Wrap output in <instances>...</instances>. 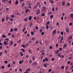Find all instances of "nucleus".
Instances as JSON below:
<instances>
[{"mask_svg": "<svg viewBox=\"0 0 73 73\" xmlns=\"http://www.w3.org/2000/svg\"><path fill=\"white\" fill-rule=\"evenodd\" d=\"M32 60H35V56H33L32 58Z\"/></svg>", "mask_w": 73, "mask_h": 73, "instance_id": "nucleus-23", "label": "nucleus"}, {"mask_svg": "<svg viewBox=\"0 0 73 73\" xmlns=\"http://www.w3.org/2000/svg\"><path fill=\"white\" fill-rule=\"evenodd\" d=\"M40 4V3L38 2L36 4V5L37 6H38Z\"/></svg>", "mask_w": 73, "mask_h": 73, "instance_id": "nucleus-46", "label": "nucleus"}, {"mask_svg": "<svg viewBox=\"0 0 73 73\" xmlns=\"http://www.w3.org/2000/svg\"><path fill=\"white\" fill-rule=\"evenodd\" d=\"M32 25H33V24L31 23L30 24V27H32Z\"/></svg>", "mask_w": 73, "mask_h": 73, "instance_id": "nucleus-35", "label": "nucleus"}, {"mask_svg": "<svg viewBox=\"0 0 73 73\" xmlns=\"http://www.w3.org/2000/svg\"><path fill=\"white\" fill-rule=\"evenodd\" d=\"M61 20H63V19H64V17L63 16H62L61 18Z\"/></svg>", "mask_w": 73, "mask_h": 73, "instance_id": "nucleus-47", "label": "nucleus"}, {"mask_svg": "<svg viewBox=\"0 0 73 73\" xmlns=\"http://www.w3.org/2000/svg\"><path fill=\"white\" fill-rule=\"evenodd\" d=\"M9 3H10V4H11V3H12V1L11 0L9 1Z\"/></svg>", "mask_w": 73, "mask_h": 73, "instance_id": "nucleus-61", "label": "nucleus"}, {"mask_svg": "<svg viewBox=\"0 0 73 73\" xmlns=\"http://www.w3.org/2000/svg\"><path fill=\"white\" fill-rule=\"evenodd\" d=\"M16 63H15V61H13V65H15Z\"/></svg>", "mask_w": 73, "mask_h": 73, "instance_id": "nucleus-54", "label": "nucleus"}, {"mask_svg": "<svg viewBox=\"0 0 73 73\" xmlns=\"http://www.w3.org/2000/svg\"><path fill=\"white\" fill-rule=\"evenodd\" d=\"M21 50L23 51V52H25V50L23 49V48H22Z\"/></svg>", "mask_w": 73, "mask_h": 73, "instance_id": "nucleus-40", "label": "nucleus"}, {"mask_svg": "<svg viewBox=\"0 0 73 73\" xmlns=\"http://www.w3.org/2000/svg\"><path fill=\"white\" fill-rule=\"evenodd\" d=\"M59 52H60V50H58L56 52V54H58V53H59Z\"/></svg>", "mask_w": 73, "mask_h": 73, "instance_id": "nucleus-12", "label": "nucleus"}, {"mask_svg": "<svg viewBox=\"0 0 73 73\" xmlns=\"http://www.w3.org/2000/svg\"><path fill=\"white\" fill-rule=\"evenodd\" d=\"M5 40L6 41H9V39L8 38H6Z\"/></svg>", "mask_w": 73, "mask_h": 73, "instance_id": "nucleus-45", "label": "nucleus"}, {"mask_svg": "<svg viewBox=\"0 0 73 73\" xmlns=\"http://www.w3.org/2000/svg\"><path fill=\"white\" fill-rule=\"evenodd\" d=\"M45 61H48V58H45Z\"/></svg>", "mask_w": 73, "mask_h": 73, "instance_id": "nucleus-32", "label": "nucleus"}, {"mask_svg": "<svg viewBox=\"0 0 73 73\" xmlns=\"http://www.w3.org/2000/svg\"><path fill=\"white\" fill-rule=\"evenodd\" d=\"M5 21V19L4 18H3L2 19V21L4 22Z\"/></svg>", "mask_w": 73, "mask_h": 73, "instance_id": "nucleus-26", "label": "nucleus"}, {"mask_svg": "<svg viewBox=\"0 0 73 73\" xmlns=\"http://www.w3.org/2000/svg\"><path fill=\"white\" fill-rule=\"evenodd\" d=\"M52 61H53L54 60V58H52V59H51Z\"/></svg>", "mask_w": 73, "mask_h": 73, "instance_id": "nucleus-58", "label": "nucleus"}, {"mask_svg": "<svg viewBox=\"0 0 73 73\" xmlns=\"http://www.w3.org/2000/svg\"><path fill=\"white\" fill-rule=\"evenodd\" d=\"M61 40L62 41H63V40H64V37H63V36H62V38H61Z\"/></svg>", "mask_w": 73, "mask_h": 73, "instance_id": "nucleus-36", "label": "nucleus"}, {"mask_svg": "<svg viewBox=\"0 0 73 73\" xmlns=\"http://www.w3.org/2000/svg\"><path fill=\"white\" fill-rule=\"evenodd\" d=\"M51 10L52 11H54V8H52Z\"/></svg>", "mask_w": 73, "mask_h": 73, "instance_id": "nucleus-41", "label": "nucleus"}, {"mask_svg": "<svg viewBox=\"0 0 73 73\" xmlns=\"http://www.w3.org/2000/svg\"><path fill=\"white\" fill-rule=\"evenodd\" d=\"M26 29V28H25V27H24V29H23V30H22V32H24V31H25V30Z\"/></svg>", "mask_w": 73, "mask_h": 73, "instance_id": "nucleus-33", "label": "nucleus"}, {"mask_svg": "<svg viewBox=\"0 0 73 73\" xmlns=\"http://www.w3.org/2000/svg\"><path fill=\"white\" fill-rule=\"evenodd\" d=\"M24 5H25V3H23L22 4V7L23 8L24 7Z\"/></svg>", "mask_w": 73, "mask_h": 73, "instance_id": "nucleus-28", "label": "nucleus"}, {"mask_svg": "<svg viewBox=\"0 0 73 73\" xmlns=\"http://www.w3.org/2000/svg\"><path fill=\"white\" fill-rule=\"evenodd\" d=\"M70 17L73 19V13H72L70 14Z\"/></svg>", "mask_w": 73, "mask_h": 73, "instance_id": "nucleus-8", "label": "nucleus"}, {"mask_svg": "<svg viewBox=\"0 0 73 73\" xmlns=\"http://www.w3.org/2000/svg\"><path fill=\"white\" fill-rule=\"evenodd\" d=\"M2 36L3 38H5L6 37V35H2Z\"/></svg>", "mask_w": 73, "mask_h": 73, "instance_id": "nucleus-27", "label": "nucleus"}, {"mask_svg": "<svg viewBox=\"0 0 73 73\" xmlns=\"http://www.w3.org/2000/svg\"><path fill=\"white\" fill-rule=\"evenodd\" d=\"M36 29H38V27H37V26H36Z\"/></svg>", "mask_w": 73, "mask_h": 73, "instance_id": "nucleus-60", "label": "nucleus"}, {"mask_svg": "<svg viewBox=\"0 0 73 73\" xmlns=\"http://www.w3.org/2000/svg\"><path fill=\"white\" fill-rule=\"evenodd\" d=\"M37 6H36V5L33 8V9L34 10L36 9V8H37Z\"/></svg>", "mask_w": 73, "mask_h": 73, "instance_id": "nucleus-9", "label": "nucleus"}, {"mask_svg": "<svg viewBox=\"0 0 73 73\" xmlns=\"http://www.w3.org/2000/svg\"><path fill=\"white\" fill-rule=\"evenodd\" d=\"M12 37L13 38H15V35H12Z\"/></svg>", "mask_w": 73, "mask_h": 73, "instance_id": "nucleus-44", "label": "nucleus"}, {"mask_svg": "<svg viewBox=\"0 0 73 73\" xmlns=\"http://www.w3.org/2000/svg\"><path fill=\"white\" fill-rule=\"evenodd\" d=\"M2 1L3 3H5V2H6V0H2Z\"/></svg>", "mask_w": 73, "mask_h": 73, "instance_id": "nucleus-22", "label": "nucleus"}, {"mask_svg": "<svg viewBox=\"0 0 73 73\" xmlns=\"http://www.w3.org/2000/svg\"><path fill=\"white\" fill-rule=\"evenodd\" d=\"M8 42H9V41H5L4 42V45H8Z\"/></svg>", "mask_w": 73, "mask_h": 73, "instance_id": "nucleus-1", "label": "nucleus"}, {"mask_svg": "<svg viewBox=\"0 0 73 73\" xmlns=\"http://www.w3.org/2000/svg\"><path fill=\"white\" fill-rule=\"evenodd\" d=\"M50 24V22H47L46 23V25H48Z\"/></svg>", "mask_w": 73, "mask_h": 73, "instance_id": "nucleus-16", "label": "nucleus"}, {"mask_svg": "<svg viewBox=\"0 0 73 73\" xmlns=\"http://www.w3.org/2000/svg\"><path fill=\"white\" fill-rule=\"evenodd\" d=\"M29 64H32V60H30L29 61Z\"/></svg>", "mask_w": 73, "mask_h": 73, "instance_id": "nucleus-29", "label": "nucleus"}, {"mask_svg": "<svg viewBox=\"0 0 73 73\" xmlns=\"http://www.w3.org/2000/svg\"><path fill=\"white\" fill-rule=\"evenodd\" d=\"M37 64L36 62H34V63H33V65H34V66H36V65H37Z\"/></svg>", "mask_w": 73, "mask_h": 73, "instance_id": "nucleus-11", "label": "nucleus"}, {"mask_svg": "<svg viewBox=\"0 0 73 73\" xmlns=\"http://www.w3.org/2000/svg\"><path fill=\"white\" fill-rule=\"evenodd\" d=\"M29 53H30V54H32V51H31V50H29Z\"/></svg>", "mask_w": 73, "mask_h": 73, "instance_id": "nucleus-25", "label": "nucleus"}, {"mask_svg": "<svg viewBox=\"0 0 73 73\" xmlns=\"http://www.w3.org/2000/svg\"><path fill=\"white\" fill-rule=\"evenodd\" d=\"M62 5H63V6H64V5H65V1H63L62 3Z\"/></svg>", "mask_w": 73, "mask_h": 73, "instance_id": "nucleus-7", "label": "nucleus"}, {"mask_svg": "<svg viewBox=\"0 0 73 73\" xmlns=\"http://www.w3.org/2000/svg\"><path fill=\"white\" fill-rule=\"evenodd\" d=\"M10 44L11 46H12V45L13 44V41H10Z\"/></svg>", "mask_w": 73, "mask_h": 73, "instance_id": "nucleus-14", "label": "nucleus"}, {"mask_svg": "<svg viewBox=\"0 0 73 73\" xmlns=\"http://www.w3.org/2000/svg\"><path fill=\"white\" fill-rule=\"evenodd\" d=\"M21 40H20L18 41L17 42V43H20L21 42Z\"/></svg>", "mask_w": 73, "mask_h": 73, "instance_id": "nucleus-59", "label": "nucleus"}, {"mask_svg": "<svg viewBox=\"0 0 73 73\" xmlns=\"http://www.w3.org/2000/svg\"><path fill=\"white\" fill-rule=\"evenodd\" d=\"M44 68L47 67V64H44Z\"/></svg>", "mask_w": 73, "mask_h": 73, "instance_id": "nucleus-20", "label": "nucleus"}, {"mask_svg": "<svg viewBox=\"0 0 73 73\" xmlns=\"http://www.w3.org/2000/svg\"><path fill=\"white\" fill-rule=\"evenodd\" d=\"M46 28L47 29H49V26H46Z\"/></svg>", "mask_w": 73, "mask_h": 73, "instance_id": "nucleus-57", "label": "nucleus"}, {"mask_svg": "<svg viewBox=\"0 0 73 73\" xmlns=\"http://www.w3.org/2000/svg\"><path fill=\"white\" fill-rule=\"evenodd\" d=\"M10 31L11 32H13V29L12 28H11L10 29Z\"/></svg>", "mask_w": 73, "mask_h": 73, "instance_id": "nucleus-49", "label": "nucleus"}, {"mask_svg": "<svg viewBox=\"0 0 73 73\" xmlns=\"http://www.w3.org/2000/svg\"><path fill=\"white\" fill-rule=\"evenodd\" d=\"M19 64H23V63H22V62H21V60H20L19 61Z\"/></svg>", "mask_w": 73, "mask_h": 73, "instance_id": "nucleus-37", "label": "nucleus"}, {"mask_svg": "<svg viewBox=\"0 0 73 73\" xmlns=\"http://www.w3.org/2000/svg\"><path fill=\"white\" fill-rule=\"evenodd\" d=\"M49 2L51 4H53V3H54V2L53 0H49Z\"/></svg>", "mask_w": 73, "mask_h": 73, "instance_id": "nucleus-5", "label": "nucleus"}, {"mask_svg": "<svg viewBox=\"0 0 73 73\" xmlns=\"http://www.w3.org/2000/svg\"><path fill=\"white\" fill-rule=\"evenodd\" d=\"M35 37H33L32 38H31V40L32 41H33V40H35Z\"/></svg>", "mask_w": 73, "mask_h": 73, "instance_id": "nucleus-21", "label": "nucleus"}, {"mask_svg": "<svg viewBox=\"0 0 73 73\" xmlns=\"http://www.w3.org/2000/svg\"><path fill=\"white\" fill-rule=\"evenodd\" d=\"M23 1H24V0H20V3H22V2H23Z\"/></svg>", "mask_w": 73, "mask_h": 73, "instance_id": "nucleus-56", "label": "nucleus"}, {"mask_svg": "<svg viewBox=\"0 0 73 73\" xmlns=\"http://www.w3.org/2000/svg\"><path fill=\"white\" fill-rule=\"evenodd\" d=\"M29 12V9H27L26 10V13H27V12Z\"/></svg>", "mask_w": 73, "mask_h": 73, "instance_id": "nucleus-17", "label": "nucleus"}, {"mask_svg": "<svg viewBox=\"0 0 73 73\" xmlns=\"http://www.w3.org/2000/svg\"><path fill=\"white\" fill-rule=\"evenodd\" d=\"M66 30V32L67 33H69V29H67Z\"/></svg>", "mask_w": 73, "mask_h": 73, "instance_id": "nucleus-4", "label": "nucleus"}, {"mask_svg": "<svg viewBox=\"0 0 73 73\" xmlns=\"http://www.w3.org/2000/svg\"><path fill=\"white\" fill-rule=\"evenodd\" d=\"M42 51L41 52V53H42V55H44V54H45V52L42 53Z\"/></svg>", "mask_w": 73, "mask_h": 73, "instance_id": "nucleus-34", "label": "nucleus"}, {"mask_svg": "<svg viewBox=\"0 0 73 73\" xmlns=\"http://www.w3.org/2000/svg\"><path fill=\"white\" fill-rule=\"evenodd\" d=\"M67 63H68V64H70V61H68L67 62Z\"/></svg>", "mask_w": 73, "mask_h": 73, "instance_id": "nucleus-48", "label": "nucleus"}, {"mask_svg": "<svg viewBox=\"0 0 73 73\" xmlns=\"http://www.w3.org/2000/svg\"><path fill=\"white\" fill-rule=\"evenodd\" d=\"M72 36L71 35V36H69V40H70V39H72Z\"/></svg>", "mask_w": 73, "mask_h": 73, "instance_id": "nucleus-15", "label": "nucleus"}, {"mask_svg": "<svg viewBox=\"0 0 73 73\" xmlns=\"http://www.w3.org/2000/svg\"><path fill=\"white\" fill-rule=\"evenodd\" d=\"M60 57H62V58H64V55H62L60 56Z\"/></svg>", "mask_w": 73, "mask_h": 73, "instance_id": "nucleus-39", "label": "nucleus"}, {"mask_svg": "<svg viewBox=\"0 0 73 73\" xmlns=\"http://www.w3.org/2000/svg\"><path fill=\"white\" fill-rule=\"evenodd\" d=\"M56 33V29L54 30L52 33V34H53V35H54Z\"/></svg>", "mask_w": 73, "mask_h": 73, "instance_id": "nucleus-6", "label": "nucleus"}, {"mask_svg": "<svg viewBox=\"0 0 73 73\" xmlns=\"http://www.w3.org/2000/svg\"><path fill=\"white\" fill-rule=\"evenodd\" d=\"M50 17L51 19H52V18H53V15H51L50 16Z\"/></svg>", "mask_w": 73, "mask_h": 73, "instance_id": "nucleus-43", "label": "nucleus"}, {"mask_svg": "<svg viewBox=\"0 0 73 73\" xmlns=\"http://www.w3.org/2000/svg\"><path fill=\"white\" fill-rule=\"evenodd\" d=\"M14 31H17V28H15V29H14Z\"/></svg>", "mask_w": 73, "mask_h": 73, "instance_id": "nucleus-52", "label": "nucleus"}, {"mask_svg": "<svg viewBox=\"0 0 73 73\" xmlns=\"http://www.w3.org/2000/svg\"><path fill=\"white\" fill-rule=\"evenodd\" d=\"M61 35H60L59 36L58 38V39L59 40V39H60V38H61Z\"/></svg>", "mask_w": 73, "mask_h": 73, "instance_id": "nucleus-53", "label": "nucleus"}, {"mask_svg": "<svg viewBox=\"0 0 73 73\" xmlns=\"http://www.w3.org/2000/svg\"><path fill=\"white\" fill-rule=\"evenodd\" d=\"M7 66L9 67V68L11 66V64H9L7 65Z\"/></svg>", "mask_w": 73, "mask_h": 73, "instance_id": "nucleus-63", "label": "nucleus"}, {"mask_svg": "<svg viewBox=\"0 0 73 73\" xmlns=\"http://www.w3.org/2000/svg\"><path fill=\"white\" fill-rule=\"evenodd\" d=\"M42 8L43 9V12L45 11L46 10V7L44 6H43Z\"/></svg>", "mask_w": 73, "mask_h": 73, "instance_id": "nucleus-2", "label": "nucleus"}, {"mask_svg": "<svg viewBox=\"0 0 73 73\" xmlns=\"http://www.w3.org/2000/svg\"><path fill=\"white\" fill-rule=\"evenodd\" d=\"M40 10H38V11L36 13V14H37V15H39L40 14Z\"/></svg>", "mask_w": 73, "mask_h": 73, "instance_id": "nucleus-3", "label": "nucleus"}, {"mask_svg": "<svg viewBox=\"0 0 73 73\" xmlns=\"http://www.w3.org/2000/svg\"><path fill=\"white\" fill-rule=\"evenodd\" d=\"M39 73H42V72L41 71V70H40L39 71Z\"/></svg>", "mask_w": 73, "mask_h": 73, "instance_id": "nucleus-64", "label": "nucleus"}, {"mask_svg": "<svg viewBox=\"0 0 73 73\" xmlns=\"http://www.w3.org/2000/svg\"><path fill=\"white\" fill-rule=\"evenodd\" d=\"M4 53H8V51H7V50H5L4 51Z\"/></svg>", "mask_w": 73, "mask_h": 73, "instance_id": "nucleus-38", "label": "nucleus"}, {"mask_svg": "<svg viewBox=\"0 0 73 73\" xmlns=\"http://www.w3.org/2000/svg\"><path fill=\"white\" fill-rule=\"evenodd\" d=\"M56 9L57 11H58V7H56Z\"/></svg>", "mask_w": 73, "mask_h": 73, "instance_id": "nucleus-55", "label": "nucleus"}, {"mask_svg": "<svg viewBox=\"0 0 73 73\" xmlns=\"http://www.w3.org/2000/svg\"><path fill=\"white\" fill-rule=\"evenodd\" d=\"M18 3L19 1H17L15 2V4H16V5H17V4H18Z\"/></svg>", "mask_w": 73, "mask_h": 73, "instance_id": "nucleus-30", "label": "nucleus"}, {"mask_svg": "<svg viewBox=\"0 0 73 73\" xmlns=\"http://www.w3.org/2000/svg\"><path fill=\"white\" fill-rule=\"evenodd\" d=\"M61 54L60 53H59L58 54V56L59 57H61Z\"/></svg>", "mask_w": 73, "mask_h": 73, "instance_id": "nucleus-31", "label": "nucleus"}, {"mask_svg": "<svg viewBox=\"0 0 73 73\" xmlns=\"http://www.w3.org/2000/svg\"><path fill=\"white\" fill-rule=\"evenodd\" d=\"M29 20H32V17L31 16H30L28 18Z\"/></svg>", "mask_w": 73, "mask_h": 73, "instance_id": "nucleus-19", "label": "nucleus"}, {"mask_svg": "<svg viewBox=\"0 0 73 73\" xmlns=\"http://www.w3.org/2000/svg\"><path fill=\"white\" fill-rule=\"evenodd\" d=\"M11 17H12V18H14L15 17V16H14V15H13L12 16H11Z\"/></svg>", "mask_w": 73, "mask_h": 73, "instance_id": "nucleus-50", "label": "nucleus"}, {"mask_svg": "<svg viewBox=\"0 0 73 73\" xmlns=\"http://www.w3.org/2000/svg\"><path fill=\"white\" fill-rule=\"evenodd\" d=\"M24 21H25L26 22H27V21H28V19L27 18H25L24 19Z\"/></svg>", "mask_w": 73, "mask_h": 73, "instance_id": "nucleus-24", "label": "nucleus"}, {"mask_svg": "<svg viewBox=\"0 0 73 73\" xmlns=\"http://www.w3.org/2000/svg\"><path fill=\"white\" fill-rule=\"evenodd\" d=\"M42 16H45V13H42L41 15Z\"/></svg>", "mask_w": 73, "mask_h": 73, "instance_id": "nucleus-51", "label": "nucleus"}, {"mask_svg": "<svg viewBox=\"0 0 73 73\" xmlns=\"http://www.w3.org/2000/svg\"><path fill=\"white\" fill-rule=\"evenodd\" d=\"M69 25H70V26H72V23H69Z\"/></svg>", "mask_w": 73, "mask_h": 73, "instance_id": "nucleus-62", "label": "nucleus"}, {"mask_svg": "<svg viewBox=\"0 0 73 73\" xmlns=\"http://www.w3.org/2000/svg\"><path fill=\"white\" fill-rule=\"evenodd\" d=\"M39 44L40 45H42V42H41V41H40L39 42Z\"/></svg>", "mask_w": 73, "mask_h": 73, "instance_id": "nucleus-42", "label": "nucleus"}, {"mask_svg": "<svg viewBox=\"0 0 73 73\" xmlns=\"http://www.w3.org/2000/svg\"><path fill=\"white\" fill-rule=\"evenodd\" d=\"M20 53L21 56H24V54H23V53H22V52H20Z\"/></svg>", "mask_w": 73, "mask_h": 73, "instance_id": "nucleus-13", "label": "nucleus"}, {"mask_svg": "<svg viewBox=\"0 0 73 73\" xmlns=\"http://www.w3.org/2000/svg\"><path fill=\"white\" fill-rule=\"evenodd\" d=\"M68 66H66L65 68V70H68Z\"/></svg>", "mask_w": 73, "mask_h": 73, "instance_id": "nucleus-18", "label": "nucleus"}, {"mask_svg": "<svg viewBox=\"0 0 73 73\" xmlns=\"http://www.w3.org/2000/svg\"><path fill=\"white\" fill-rule=\"evenodd\" d=\"M64 68H65V67H64V66H61V69L62 70H63V69H64Z\"/></svg>", "mask_w": 73, "mask_h": 73, "instance_id": "nucleus-10", "label": "nucleus"}]
</instances>
